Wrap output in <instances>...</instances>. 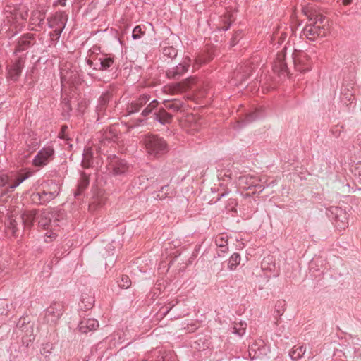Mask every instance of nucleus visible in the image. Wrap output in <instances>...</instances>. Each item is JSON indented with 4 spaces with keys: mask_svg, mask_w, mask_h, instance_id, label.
Returning a JSON list of instances; mask_svg holds the SVG:
<instances>
[{
    "mask_svg": "<svg viewBox=\"0 0 361 361\" xmlns=\"http://www.w3.org/2000/svg\"><path fill=\"white\" fill-rule=\"evenodd\" d=\"M169 190V187L168 185L162 186L155 196V199L161 200L166 199V197H171L170 193L168 192Z\"/></svg>",
    "mask_w": 361,
    "mask_h": 361,
    "instance_id": "ea45409f",
    "label": "nucleus"
},
{
    "mask_svg": "<svg viewBox=\"0 0 361 361\" xmlns=\"http://www.w3.org/2000/svg\"><path fill=\"white\" fill-rule=\"evenodd\" d=\"M218 178L220 180H223L226 182L231 181L232 180V172L230 169H223L221 171H219L218 174Z\"/></svg>",
    "mask_w": 361,
    "mask_h": 361,
    "instance_id": "58836bf2",
    "label": "nucleus"
},
{
    "mask_svg": "<svg viewBox=\"0 0 361 361\" xmlns=\"http://www.w3.org/2000/svg\"><path fill=\"white\" fill-rule=\"evenodd\" d=\"M273 70L274 72H277L281 74L288 73V66L285 61V55L283 53H280L277 55L273 65Z\"/></svg>",
    "mask_w": 361,
    "mask_h": 361,
    "instance_id": "6ab92c4d",
    "label": "nucleus"
},
{
    "mask_svg": "<svg viewBox=\"0 0 361 361\" xmlns=\"http://www.w3.org/2000/svg\"><path fill=\"white\" fill-rule=\"evenodd\" d=\"M241 257L240 254L233 253L228 259V267L230 270H235L240 264Z\"/></svg>",
    "mask_w": 361,
    "mask_h": 361,
    "instance_id": "72a5a7b5",
    "label": "nucleus"
},
{
    "mask_svg": "<svg viewBox=\"0 0 361 361\" xmlns=\"http://www.w3.org/2000/svg\"><path fill=\"white\" fill-rule=\"evenodd\" d=\"M306 348L303 345H295L289 352V355L293 360L300 359L305 353Z\"/></svg>",
    "mask_w": 361,
    "mask_h": 361,
    "instance_id": "cd10ccee",
    "label": "nucleus"
},
{
    "mask_svg": "<svg viewBox=\"0 0 361 361\" xmlns=\"http://www.w3.org/2000/svg\"><path fill=\"white\" fill-rule=\"evenodd\" d=\"M285 301L284 300H279L277 301L276 305H275V312L276 314L275 317L276 318V323L277 324L279 322V317L283 314L285 312Z\"/></svg>",
    "mask_w": 361,
    "mask_h": 361,
    "instance_id": "c9c22d12",
    "label": "nucleus"
},
{
    "mask_svg": "<svg viewBox=\"0 0 361 361\" xmlns=\"http://www.w3.org/2000/svg\"><path fill=\"white\" fill-rule=\"evenodd\" d=\"M64 312L63 303L54 302L48 307L44 313V320L50 325H55Z\"/></svg>",
    "mask_w": 361,
    "mask_h": 361,
    "instance_id": "39448f33",
    "label": "nucleus"
},
{
    "mask_svg": "<svg viewBox=\"0 0 361 361\" xmlns=\"http://www.w3.org/2000/svg\"><path fill=\"white\" fill-rule=\"evenodd\" d=\"M54 197H49V193L45 188L39 192L34 193L32 195V200L38 204L44 205L54 200Z\"/></svg>",
    "mask_w": 361,
    "mask_h": 361,
    "instance_id": "4be33fe9",
    "label": "nucleus"
},
{
    "mask_svg": "<svg viewBox=\"0 0 361 361\" xmlns=\"http://www.w3.org/2000/svg\"><path fill=\"white\" fill-rule=\"evenodd\" d=\"M190 65V58L185 56L178 65L167 69L166 71V75L167 78L171 80H179L185 73L188 71Z\"/></svg>",
    "mask_w": 361,
    "mask_h": 361,
    "instance_id": "0eeeda50",
    "label": "nucleus"
},
{
    "mask_svg": "<svg viewBox=\"0 0 361 361\" xmlns=\"http://www.w3.org/2000/svg\"><path fill=\"white\" fill-rule=\"evenodd\" d=\"M162 53L164 56L173 59L176 57L178 51L172 46H166L162 47Z\"/></svg>",
    "mask_w": 361,
    "mask_h": 361,
    "instance_id": "e433bc0d",
    "label": "nucleus"
},
{
    "mask_svg": "<svg viewBox=\"0 0 361 361\" xmlns=\"http://www.w3.org/2000/svg\"><path fill=\"white\" fill-rule=\"evenodd\" d=\"M314 20V21H318V25H322L324 20V17H323L322 15H315Z\"/></svg>",
    "mask_w": 361,
    "mask_h": 361,
    "instance_id": "6e6d98bb",
    "label": "nucleus"
},
{
    "mask_svg": "<svg viewBox=\"0 0 361 361\" xmlns=\"http://www.w3.org/2000/svg\"><path fill=\"white\" fill-rule=\"evenodd\" d=\"M54 148L51 146L45 147L35 155L32 160V164L35 167H44L54 159Z\"/></svg>",
    "mask_w": 361,
    "mask_h": 361,
    "instance_id": "6e6552de",
    "label": "nucleus"
},
{
    "mask_svg": "<svg viewBox=\"0 0 361 361\" xmlns=\"http://www.w3.org/2000/svg\"><path fill=\"white\" fill-rule=\"evenodd\" d=\"M111 98L112 94L109 92L103 93L99 98L98 104L97 106L98 119H99V118L104 115V111H105L106 107Z\"/></svg>",
    "mask_w": 361,
    "mask_h": 361,
    "instance_id": "a211bd4d",
    "label": "nucleus"
},
{
    "mask_svg": "<svg viewBox=\"0 0 361 361\" xmlns=\"http://www.w3.org/2000/svg\"><path fill=\"white\" fill-rule=\"evenodd\" d=\"M67 20V16L62 13H56L54 16L47 18V24L50 28H61L63 30Z\"/></svg>",
    "mask_w": 361,
    "mask_h": 361,
    "instance_id": "2eb2a0df",
    "label": "nucleus"
},
{
    "mask_svg": "<svg viewBox=\"0 0 361 361\" xmlns=\"http://www.w3.org/2000/svg\"><path fill=\"white\" fill-rule=\"evenodd\" d=\"M81 166L83 169H89L93 166V152L91 147L85 148Z\"/></svg>",
    "mask_w": 361,
    "mask_h": 361,
    "instance_id": "5701e85b",
    "label": "nucleus"
},
{
    "mask_svg": "<svg viewBox=\"0 0 361 361\" xmlns=\"http://www.w3.org/2000/svg\"><path fill=\"white\" fill-rule=\"evenodd\" d=\"M302 35L310 40H314L318 37L315 30L312 26V23L307 25L302 31Z\"/></svg>",
    "mask_w": 361,
    "mask_h": 361,
    "instance_id": "473e14b6",
    "label": "nucleus"
},
{
    "mask_svg": "<svg viewBox=\"0 0 361 361\" xmlns=\"http://www.w3.org/2000/svg\"><path fill=\"white\" fill-rule=\"evenodd\" d=\"M72 110L71 105L70 102H66L63 103V116H66V114L69 115V112Z\"/></svg>",
    "mask_w": 361,
    "mask_h": 361,
    "instance_id": "8fccbe9b",
    "label": "nucleus"
},
{
    "mask_svg": "<svg viewBox=\"0 0 361 361\" xmlns=\"http://www.w3.org/2000/svg\"><path fill=\"white\" fill-rule=\"evenodd\" d=\"M197 329V326L196 324H188L187 326L186 330L190 333V332L195 331Z\"/></svg>",
    "mask_w": 361,
    "mask_h": 361,
    "instance_id": "5fc2aeb1",
    "label": "nucleus"
},
{
    "mask_svg": "<svg viewBox=\"0 0 361 361\" xmlns=\"http://www.w3.org/2000/svg\"><path fill=\"white\" fill-rule=\"evenodd\" d=\"M264 189V187L261 185L260 183H259V180L257 182H255V184H254L253 187H252V195H255L256 193H260L263 191V190Z\"/></svg>",
    "mask_w": 361,
    "mask_h": 361,
    "instance_id": "de8ad7c7",
    "label": "nucleus"
},
{
    "mask_svg": "<svg viewBox=\"0 0 361 361\" xmlns=\"http://www.w3.org/2000/svg\"><path fill=\"white\" fill-rule=\"evenodd\" d=\"M243 68H247V69H248V68H247V67H245H245H243V66H242V67H240V69H243Z\"/></svg>",
    "mask_w": 361,
    "mask_h": 361,
    "instance_id": "338daca9",
    "label": "nucleus"
},
{
    "mask_svg": "<svg viewBox=\"0 0 361 361\" xmlns=\"http://www.w3.org/2000/svg\"><path fill=\"white\" fill-rule=\"evenodd\" d=\"M131 285V281L128 276L123 275L121 280L118 281V286L121 288H128Z\"/></svg>",
    "mask_w": 361,
    "mask_h": 361,
    "instance_id": "c03bdc74",
    "label": "nucleus"
},
{
    "mask_svg": "<svg viewBox=\"0 0 361 361\" xmlns=\"http://www.w3.org/2000/svg\"><path fill=\"white\" fill-rule=\"evenodd\" d=\"M52 214L49 212H43L39 216V219L38 221L39 226L42 227L43 229H49L51 221Z\"/></svg>",
    "mask_w": 361,
    "mask_h": 361,
    "instance_id": "c85d7f7f",
    "label": "nucleus"
},
{
    "mask_svg": "<svg viewBox=\"0 0 361 361\" xmlns=\"http://www.w3.org/2000/svg\"><path fill=\"white\" fill-rule=\"evenodd\" d=\"M66 0H57L58 4L62 6H66Z\"/></svg>",
    "mask_w": 361,
    "mask_h": 361,
    "instance_id": "680f3d73",
    "label": "nucleus"
},
{
    "mask_svg": "<svg viewBox=\"0 0 361 361\" xmlns=\"http://www.w3.org/2000/svg\"><path fill=\"white\" fill-rule=\"evenodd\" d=\"M137 121L140 122V123H142L145 120L143 118H138Z\"/></svg>",
    "mask_w": 361,
    "mask_h": 361,
    "instance_id": "0e129e2a",
    "label": "nucleus"
},
{
    "mask_svg": "<svg viewBox=\"0 0 361 361\" xmlns=\"http://www.w3.org/2000/svg\"><path fill=\"white\" fill-rule=\"evenodd\" d=\"M37 210L25 211L21 214L22 223L25 228H30L35 220Z\"/></svg>",
    "mask_w": 361,
    "mask_h": 361,
    "instance_id": "412c9836",
    "label": "nucleus"
},
{
    "mask_svg": "<svg viewBox=\"0 0 361 361\" xmlns=\"http://www.w3.org/2000/svg\"><path fill=\"white\" fill-rule=\"evenodd\" d=\"M258 179L252 176H243L238 178V185L244 190H252V187Z\"/></svg>",
    "mask_w": 361,
    "mask_h": 361,
    "instance_id": "aec40b11",
    "label": "nucleus"
},
{
    "mask_svg": "<svg viewBox=\"0 0 361 361\" xmlns=\"http://www.w3.org/2000/svg\"><path fill=\"white\" fill-rule=\"evenodd\" d=\"M110 166L112 169L114 175H123L128 172L130 169V164L124 159L114 156L111 158Z\"/></svg>",
    "mask_w": 361,
    "mask_h": 361,
    "instance_id": "9d476101",
    "label": "nucleus"
},
{
    "mask_svg": "<svg viewBox=\"0 0 361 361\" xmlns=\"http://www.w3.org/2000/svg\"><path fill=\"white\" fill-rule=\"evenodd\" d=\"M8 182V177L6 174L0 173V188L6 185Z\"/></svg>",
    "mask_w": 361,
    "mask_h": 361,
    "instance_id": "3c124183",
    "label": "nucleus"
},
{
    "mask_svg": "<svg viewBox=\"0 0 361 361\" xmlns=\"http://www.w3.org/2000/svg\"><path fill=\"white\" fill-rule=\"evenodd\" d=\"M216 245L219 248L217 252V255L219 257H221L222 255L226 253L228 250V240L223 236H219L216 238Z\"/></svg>",
    "mask_w": 361,
    "mask_h": 361,
    "instance_id": "bb28decb",
    "label": "nucleus"
},
{
    "mask_svg": "<svg viewBox=\"0 0 361 361\" xmlns=\"http://www.w3.org/2000/svg\"><path fill=\"white\" fill-rule=\"evenodd\" d=\"M25 58L19 56L15 63L8 68V78L13 81H17L21 75L22 70L24 68Z\"/></svg>",
    "mask_w": 361,
    "mask_h": 361,
    "instance_id": "f8f14e48",
    "label": "nucleus"
},
{
    "mask_svg": "<svg viewBox=\"0 0 361 361\" xmlns=\"http://www.w3.org/2000/svg\"><path fill=\"white\" fill-rule=\"evenodd\" d=\"M45 190L49 193V197L55 198L59 194L60 187L55 182L51 180Z\"/></svg>",
    "mask_w": 361,
    "mask_h": 361,
    "instance_id": "f704fd0d",
    "label": "nucleus"
},
{
    "mask_svg": "<svg viewBox=\"0 0 361 361\" xmlns=\"http://www.w3.org/2000/svg\"><path fill=\"white\" fill-rule=\"evenodd\" d=\"M45 17V13L44 11H33L30 18V24L42 28Z\"/></svg>",
    "mask_w": 361,
    "mask_h": 361,
    "instance_id": "b1692460",
    "label": "nucleus"
},
{
    "mask_svg": "<svg viewBox=\"0 0 361 361\" xmlns=\"http://www.w3.org/2000/svg\"><path fill=\"white\" fill-rule=\"evenodd\" d=\"M90 184V177L84 171H80V177L78 183L77 189L74 192L75 197H78L87 188Z\"/></svg>",
    "mask_w": 361,
    "mask_h": 361,
    "instance_id": "f3484780",
    "label": "nucleus"
},
{
    "mask_svg": "<svg viewBox=\"0 0 361 361\" xmlns=\"http://www.w3.org/2000/svg\"><path fill=\"white\" fill-rule=\"evenodd\" d=\"M193 80L192 78H188L185 81H184L183 83L178 82L172 85L171 90L174 92H183L187 88L190 87V81Z\"/></svg>",
    "mask_w": 361,
    "mask_h": 361,
    "instance_id": "2f4dec72",
    "label": "nucleus"
},
{
    "mask_svg": "<svg viewBox=\"0 0 361 361\" xmlns=\"http://www.w3.org/2000/svg\"><path fill=\"white\" fill-rule=\"evenodd\" d=\"M144 34H145V32L142 31L141 26L137 25L135 27V28L133 30L132 37L134 39H139L144 35Z\"/></svg>",
    "mask_w": 361,
    "mask_h": 361,
    "instance_id": "a18cd8bd",
    "label": "nucleus"
},
{
    "mask_svg": "<svg viewBox=\"0 0 361 361\" xmlns=\"http://www.w3.org/2000/svg\"><path fill=\"white\" fill-rule=\"evenodd\" d=\"M99 326V322L93 318L82 319L79 325L78 329L82 334H87L88 331L96 330Z\"/></svg>",
    "mask_w": 361,
    "mask_h": 361,
    "instance_id": "dca6fc26",
    "label": "nucleus"
},
{
    "mask_svg": "<svg viewBox=\"0 0 361 361\" xmlns=\"http://www.w3.org/2000/svg\"><path fill=\"white\" fill-rule=\"evenodd\" d=\"M241 37V31H237L235 32V34L233 35V37L231 38V47H233L235 46L238 42V39L240 38Z\"/></svg>",
    "mask_w": 361,
    "mask_h": 361,
    "instance_id": "09e8293b",
    "label": "nucleus"
},
{
    "mask_svg": "<svg viewBox=\"0 0 361 361\" xmlns=\"http://www.w3.org/2000/svg\"><path fill=\"white\" fill-rule=\"evenodd\" d=\"M67 130H68V126L66 125H63V126H61V131L59 133V137L61 139L68 140V138L67 137V135L66 134V132Z\"/></svg>",
    "mask_w": 361,
    "mask_h": 361,
    "instance_id": "603ef678",
    "label": "nucleus"
},
{
    "mask_svg": "<svg viewBox=\"0 0 361 361\" xmlns=\"http://www.w3.org/2000/svg\"><path fill=\"white\" fill-rule=\"evenodd\" d=\"M231 204H233L235 200H231Z\"/></svg>",
    "mask_w": 361,
    "mask_h": 361,
    "instance_id": "69168bd1",
    "label": "nucleus"
},
{
    "mask_svg": "<svg viewBox=\"0 0 361 361\" xmlns=\"http://www.w3.org/2000/svg\"><path fill=\"white\" fill-rule=\"evenodd\" d=\"M150 96L148 94L140 95L135 100L132 101L127 105L126 111L128 115L138 112L149 101Z\"/></svg>",
    "mask_w": 361,
    "mask_h": 361,
    "instance_id": "ddd939ff",
    "label": "nucleus"
},
{
    "mask_svg": "<svg viewBox=\"0 0 361 361\" xmlns=\"http://www.w3.org/2000/svg\"><path fill=\"white\" fill-rule=\"evenodd\" d=\"M164 109L171 110L174 112L181 111L185 107V103L179 99L172 101H164Z\"/></svg>",
    "mask_w": 361,
    "mask_h": 361,
    "instance_id": "393cba45",
    "label": "nucleus"
},
{
    "mask_svg": "<svg viewBox=\"0 0 361 361\" xmlns=\"http://www.w3.org/2000/svg\"><path fill=\"white\" fill-rule=\"evenodd\" d=\"M28 16V11L25 6H19L15 8L13 11L11 12L9 20H12L14 23L19 25L23 24Z\"/></svg>",
    "mask_w": 361,
    "mask_h": 361,
    "instance_id": "4468645a",
    "label": "nucleus"
},
{
    "mask_svg": "<svg viewBox=\"0 0 361 361\" xmlns=\"http://www.w3.org/2000/svg\"><path fill=\"white\" fill-rule=\"evenodd\" d=\"M143 142L147 153L154 158H159L169 150L166 141L158 135H147Z\"/></svg>",
    "mask_w": 361,
    "mask_h": 361,
    "instance_id": "f257e3e1",
    "label": "nucleus"
},
{
    "mask_svg": "<svg viewBox=\"0 0 361 361\" xmlns=\"http://www.w3.org/2000/svg\"><path fill=\"white\" fill-rule=\"evenodd\" d=\"M264 109L262 107L257 108L254 111L246 114L245 122L249 123L264 117Z\"/></svg>",
    "mask_w": 361,
    "mask_h": 361,
    "instance_id": "a878e982",
    "label": "nucleus"
},
{
    "mask_svg": "<svg viewBox=\"0 0 361 361\" xmlns=\"http://www.w3.org/2000/svg\"><path fill=\"white\" fill-rule=\"evenodd\" d=\"M230 25H231L230 24H228L227 25H224V26L222 27L221 29L223 30H224V31H226V30H228L230 28Z\"/></svg>",
    "mask_w": 361,
    "mask_h": 361,
    "instance_id": "e2e57ef3",
    "label": "nucleus"
},
{
    "mask_svg": "<svg viewBox=\"0 0 361 361\" xmlns=\"http://www.w3.org/2000/svg\"><path fill=\"white\" fill-rule=\"evenodd\" d=\"M312 26L318 37H324L326 35V29L323 25H318V21H314L312 23Z\"/></svg>",
    "mask_w": 361,
    "mask_h": 361,
    "instance_id": "79ce46f5",
    "label": "nucleus"
},
{
    "mask_svg": "<svg viewBox=\"0 0 361 361\" xmlns=\"http://www.w3.org/2000/svg\"><path fill=\"white\" fill-rule=\"evenodd\" d=\"M7 228L12 233L13 236H17L18 235V229L17 227V221L15 219L13 218L12 216H9L7 222Z\"/></svg>",
    "mask_w": 361,
    "mask_h": 361,
    "instance_id": "4c0bfd02",
    "label": "nucleus"
},
{
    "mask_svg": "<svg viewBox=\"0 0 361 361\" xmlns=\"http://www.w3.org/2000/svg\"><path fill=\"white\" fill-rule=\"evenodd\" d=\"M27 177H28V176H27V175H24V174H21V175L18 176L16 178V179H15V180H14L13 183V184H11V185L8 187V191H11H11H13V190H14V189H15L16 188H17V187H18V186L21 183H23L25 179H27Z\"/></svg>",
    "mask_w": 361,
    "mask_h": 361,
    "instance_id": "a19ab883",
    "label": "nucleus"
},
{
    "mask_svg": "<svg viewBox=\"0 0 361 361\" xmlns=\"http://www.w3.org/2000/svg\"><path fill=\"white\" fill-rule=\"evenodd\" d=\"M292 56L295 68L298 71L305 73L311 69L312 59L306 52L295 50Z\"/></svg>",
    "mask_w": 361,
    "mask_h": 361,
    "instance_id": "423d86ee",
    "label": "nucleus"
},
{
    "mask_svg": "<svg viewBox=\"0 0 361 361\" xmlns=\"http://www.w3.org/2000/svg\"><path fill=\"white\" fill-rule=\"evenodd\" d=\"M102 139L109 140L116 142L118 139V134L115 126H111L105 130L102 135Z\"/></svg>",
    "mask_w": 361,
    "mask_h": 361,
    "instance_id": "c756f323",
    "label": "nucleus"
},
{
    "mask_svg": "<svg viewBox=\"0 0 361 361\" xmlns=\"http://www.w3.org/2000/svg\"><path fill=\"white\" fill-rule=\"evenodd\" d=\"M81 302L84 305L83 307L81 306V308L90 310L92 307L94 303V297L87 293H82L81 296Z\"/></svg>",
    "mask_w": 361,
    "mask_h": 361,
    "instance_id": "7c9ffc66",
    "label": "nucleus"
},
{
    "mask_svg": "<svg viewBox=\"0 0 361 361\" xmlns=\"http://www.w3.org/2000/svg\"><path fill=\"white\" fill-rule=\"evenodd\" d=\"M228 192H229V191L228 190H226L223 193H221L220 195V196L218 197V200H220L221 197H223L225 195H226Z\"/></svg>",
    "mask_w": 361,
    "mask_h": 361,
    "instance_id": "052dcab7",
    "label": "nucleus"
},
{
    "mask_svg": "<svg viewBox=\"0 0 361 361\" xmlns=\"http://www.w3.org/2000/svg\"><path fill=\"white\" fill-rule=\"evenodd\" d=\"M246 326H247V324L245 322H240L239 323V327H237L235 326L233 328V332L234 334L238 335L239 336H242L245 333Z\"/></svg>",
    "mask_w": 361,
    "mask_h": 361,
    "instance_id": "37998d69",
    "label": "nucleus"
},
{
    "mask_svg": "<svg viewBox=\"0 0 361 361\" xmlns=\"http://www.w3.org/2000/svg\"><path fill=\"white\" fill-rule=\"evenodd\" d=\"M63 30L61 28L54 29L53 32H51L49 35L52 41L58 40L61 35Z\"/></svg>",
    "mask_w": 361,
    "mask_h": 361,
    "instance_id": "49530a36",
    "label": "nucleus"
},
{
    "mask_svg": "<svg viewBox=\"0 0 361 361\" xmlns=\"http://www.w3.org/2000/svg\"><path fill=\"white\" fill-rule=\"evenodd\" d=\"M158 102L156 99L150 102L147 106L142 110L141 115L143 117L147 118L150 114H152L154 120L158 121L161 124L165 125L171 122L173 116L168 113L166 109L161 107L157 111Z\"/></svg>",
    "mask_w": 361,
    "mask_h": 361,
    "instance_id": "7ed1b4c3",
    "label": "nucleus"
},
{
    "mask_svg": "<svg viewBox=\"0 0 361 361\" xmlns=\"http://www.w3.org/2000/svg\"><path fill=\"white\" fill-rule=\"evenodd\" d=\"M87 63L94 70L99 71H110L115 66L114 56L101 51H93L86 59Z\"/></svg>",
    "mask_w": 361,
    "mask_h": 361,
    "instance_id": "f03ea898",
    "label": "nucleus"
},
{
    "mask_svg": "<svg viewBox=\"0 0 361 361\" xmlns=\"http://www.w3.org/2000/svg\"><path fill=\"white\" fill-rule=\"evenodd\" d=\"M327 215L338 229L343 230L348 226V214L342 208L331 207L328 209Z\"/></svg>",
    "mask_w": 361,
    "mask_h": 361,
    "instance_id": "20e7f679",
    "label": "nucleus"
},
{
    "mask_svg": "<svg viewBox=\"0 0 361 361\" xmlns=\"http://www.w3.org/2000/svg\"><path fill=\"white\" fill-rule=\"evenodd\" d=\"M353 0H343V4L345 6L350 5L352 3Z\"/></svg>",
    "mask_w": 361,
    "mask_h": 361,
    "instance_id": "bf43d9fd",
    "label": "nucleus"
},
{
    "mask_svg": "<svg viewBox=\"0 0 361 361\" xmlns=\"http://www.w3.org/2000/svg\"><path fill=\"white\" fill-rule=\"evenodd\" d=\"M100 47H93L91 49L89 50L90 54H93V51L99 52Z\"/></svg>",
    "mask_w": 361,
    "mask_h": 361,
    "instance_id": "13d9d810",
    "label": "nucleus"
},
{
    "mask_svg": "<svg viewBox=\"0 0 361 361\" xmlns=\"http://www.w3.org/2000/svg\"><path fill=\"white\" fill-rule=\"evenodd\" d=\"M266 345L264 341H255L249 345L248 353L250 359H257L266 353Z\"/></svg>",
    "mask_w": 361,
    "mask_h": 361,
    "instance_id": "9b49d317",
    "label": "nucleus"
},
{
    "mask_svg": "<svg viewBox=\"0 0 361 361\" xmlns=\"http://www.w3.org/2000/svg\"><path fill=\"white\" fill-rule=\"evenodd\" d=\"M250 75V73L249 74H244V73H236V78L240 80H245Z\"/></svg>",
    "mask_w": 361,
    "mask_h": 361,
    "instance_id": "864d4df0",
    "label": "nucleus"
},
{
    "mask_svg": "<svg viewBox=\"0 0 361 361\" xmlns=\"http://www.w3.org/2000/svg\"><path fill=\"white\" fill-rule=\"evenodd\" d=\"M47 347H49V345H47V346L44 347L42 350H41V353L42 355H45V357L47 356V353H50L51 352L49 351V349H47Z\"/></svg>",
    "mask_w": 361,
    "mask_h": 361,
    "instance_id": "4d7b16f0",
    "label": "nucleus"
},
{
    "mask_svg": "<svg viewBox=\"0 0 361 361\" xmlns=\"http://www.w3.org/2000/svg\"><path fill=\"white\" fill-rule=\"evenodd\" d=\"M250 194H248V193L245 195V196H246V197H248V196H250Z\"/></svg>",
    "mask_w": 361,
    "mask_h": 361,
    "instance_id": "774afa93",
    "label": "nucleus"
},
{
    "mask_svg": "<svg viewBox=\"0 0 361 361\" xmlns=\"http://www.w3.org/2000/svg\"><path fill=\"white\" fill-rule=\"evenodd\" d=\"M35 35L32 33H25L19 37L16 41L14 54L24 51L32 47L35 44Z\"/></svg>",
    "mask_w": 361,
    "mask_h": 361,
    "instance_id": "1a4fd4ad",
    "label": "nucleus"
}]
</instances>
